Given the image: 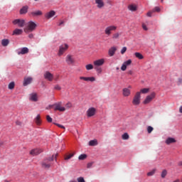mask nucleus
Returning a JSON list of instances; mask_svg holds the SVG:
<instances>
[{"instance_id": "nucleus-4", "label": "nucleus", "mask_w": 182, "mask_h": 182, "mask_svg": "<svg viewBox=\"0 0 182 182\" xmlns=\"http://www.w3.org/2000/svg\"><path fill=\"white\" fill-rule=\"evenodd\" d=\"M116 29H117V26H109L105 28V35H107V36H110V35H112V32H113V31H116Z\"/></svg>"}, {"instance_id": "nucleus-16", "label": "nucleus", "mask_w": 182, "mask_h": 182, "mask_svg": "<svg viewBox=\"0 0 182 182\" xmlns=\"http://www.w3.org/2000/svg\"><path fill=\"white\" fill-rule=\"evenodd\" d=\"M80 80H85V82H95L96 78L95 77H80Z\"/></svg>"}, {"instance_id": "nucleus-44", "label": "nucleus", "mask_w": 182, "mask_h": 182, "mask_svg": "<svg viewBox=\"0 0 182 182\" xmlns=\"http://www.w3.org/2000/svg\"><path fill=\"white\" fill-rule=\"evenodd\" d=\"M161 9H160V7L159 6H156L153 10L152 11L153 12H160Z\"/></svg>"}, {"instance_id": "nucleus-12", "label": "nucleus", "mask_w": 182, "mask_h": 182, "mask_svg": "<svg viewBox=\"0 0 182 182\" xmlns=\"http://www.w3.org/2000/svg\"><path fill=\"white\" fill-rule=\"evenodd\" d=\"M93 63L95 67L103 66V65H105V58L96 60Z\"/></svg>"}, {"instance_id": "nucleus-40", "label": "nucleus", "mask_w": 182, "mask_h": 182, "mask_svg": "<svg viewBox=\"0 0 182 182\" xmlns=\"http://www.w3.org/2000/svg\"><path fill=\"white\" fill-rule=\"evenodd\" d=\"M124 65L127 66H130L132 65V60H128L123 63Z\"/></svg>"}, {"instance_id": "nucleus-7", "label": "nucleus", "mask_w": 182, "mask_h": 182, "mask_svg": "<svg viewBox=\"0 0 182 182\" xmlns=\"http://www.w3.org/2000/svg\"><path fill=\"white\" fill-rule=\"evenodd\" d=\"M69 48V46L68 44H64L60 46L59 52H58V56H62L66 50Z\"/></svg>"}, {"instance_id": "nucleus-51", "label": "nucleus", "mask_w": 182, "mask_h": 182, "mask_svg": "<svg viewBox=\"0 0 182 182\" xmlns=\"http://www.w3.org/2000/svg\"><path fill=\"white\" fill-rule=\"evenodd\" d=\"M54 89L55 90H60V89H62V87H60L58 85H56L55 87H54Z\"/></svg>"}, {"instance_id": "nucleus-22", "label": "nucleus", "mask_w": 182, "mask_h": 182, "mask_svg": "<svg viewBox=\"0 0 182 182\" xmlns=\"http://www.w3.org/2000/svg\"><path fill=\"white\" fill-rule=\"evenodd\" d=\"M35 123L37 124V126H41L42 124V120L41 119V115L38 114L36 117L34 119Z\"/></svg>"}, {"instance_id": "nucleus-39", "label": "nucleus", "mask_w": 182, "mask_h": 182, "mask_svg": "<svg viewBox=\"0 0 182 182\" xmlns=\"http://www.w3.org/2000/svg\"><path fill=\"white\" fill-rule=\"evenodd\" d=\"M119 36H120V34L119 33H115L112 36V39H119Z\"/></svg>"}, {"instance_id": "nucleus-50", "label": "nucleus", "mask_w": 182, "mask_h": 182, "mask_svg": "<svg viewBox=\"0 0 182 182\" xmlns=\"http://www.w3.org/2000/svg\"><path fill=\"white\" fill-rule=\"evenodd\" d=\"M77 180L78 182H85V178H83V177L77 178Z\"/></svg>"}, {"instance_id": "nucleus-2", "label": "nucleus", "mask_w": 182, "mask_h": 182, "mask_svg": "<svg viewBox=\"0 0 182 182\" xmlns=\"http://www.w3.org/2000/svg\"><path fill=\"white\" fill-rule=\"evenodd\" d=\"M36 23L33 21H29L27 23V26L24 28V32H26V33H28L29 32H33V31H35L36 29Z\"/></svg>"}, {"instance_id": "nucleus-6", "label": "nucleus", "mask_w": 182, "mask_h": 182, "mask_svg": "<svg viewBox=\"0 0 182 182\" xmlns=\"http://www.w3.org/2000/svg\"><path fill=\"white\" fill-rule=\"evenodd\" d=\"M155 97L156 92H152L151 95L146 96V99L144 101V105H149V103H150V102H151V100Z\"/></svg>"}, {"instance_id": "nucleus-47", "label": "nucleus", "mask_w": 182, "mask_h": 182, "mask_svg": "<svg viewBox=\"0 0 182 182\" xmlns=\"http://www.w3.org/2000/svg\"><path fill=\"white\" fill-rule=\"evenodd\" d=\"M126 69H127V67L126 65H124V63L122 64V67H121V70H122L123 72H124V70H126Z\"/></svg>"}, {"instance_id": "nucleus-58", "label": "nucleus", "mask_w": 182, "mask_h": 182, "mask_svg": "<svg viewBox=\"0 0 182 182\" xmlns=\"http://www.w3.org/2000/svg\"><path fill=\"white\" fill-rule=\"evenodd\" d=\"M128 75H133V71L132 70H129L128 71Z\"/></svg>"}, {"instance_id": "nucleus-41", "label": "nucleus", "mask_w": 182, "mask_h": 182, "mask_svg": "<svg viewBox=\"0 0 182 182\" xmlns=\"http://www.w3.org/2000/svg\"><path fill=\"white\" fill-rule=\"evenodd\" d=\"M127 50V47H123L121 50V54L124 55V53H126Z\"/></svg>"}, {"instance_id": "nucleus-5", "label": "nucleus", "mask_w": 182, "mask_h": 182, "mask_svg": "<svg viewBox=\"0 0 182 182\" xmlns=\"http://www.w3.org/2000/svg\"><path fill=\"white\" fill-rule=\"evenodd\" d=\"M13 25H18V28H23L25 26L26 21L23 19H15L13 21Z\"/></svg>"}, {"instance_id": "nucleus-35", "label": "nucleus", "mask_w": 182, "mask_h": 182, "mask_svg": "<svg viewBox=\"0 0 182 182\" xmlns=\"http://www.w3.org/2000/svg\"><path fill=\"white\" fill-rule=\"evenodd\" d=\"M135 56L136 58H137L138 59H143L144 57L143 56V55H141V53H135Z\"/></svg>"}, {"instance_id": "nucleus-25", "label": "nucleus", "mask_w": 182, "mask_h": 182, "mask_svg": "<svg viewBox=\"0 0 182 182\" xmlns=\"http://www.w3.org/2000/svg\"><path fill=\"white\" fill-rule=\"evenodd\" d=\"M30 100L32 102H38V95L36 93H32L30 95Z\"/></svg>"}, {"instance_id": "nucleus-48", "label": "nucleus", "mask_w": 182, "mask_h": 182, "mask_svg": "<svg viewBox=\"0 0 182 182\" xmlns=\"http://www.w3.org/2000/svg\"><path fill=\"white\" fill-rule=\"evenodd\" d=\"M54 124L55 126H58V127H60V129H65V127L62 124H58V123H54Z\"/></svg>"}, {"instance_id": "nucleus-9", "label": "nucleus", "mask_w": 182, "mask_h": 182, "mask_svg": "<svg viewBox=\"0 0 182 182\" xmlns=\"http://www.w3.org/2000/svg\"><path fill=\"white\" fill-rule=\"evenodd\" d=\"M96 114V108L90 107L87 110V117H92Z\"/></svg>"}, {"instance_id": "nucleus-62", "label": "nucleus", "mask_w": 182, "mask_h": 182, "mask_svg": "<svg viewBox=\"0 0 182 182\" xmlns=\"http://www.w3.org/2000/svg\"><path fill=\"white\" fill-rule=\"evenodd\" d=\"M4 182H9V181H8V180H4Z\"/></svg>"}, {"instance_id": "nucleus-3", "label": "nucleus", "mask_w": 182, "mask_h": 182, "mask_svg": "<svg viewBox=\"0 0 182 182\" xmlns=\"http://www.w3.org/2000/svg\"><path fill=\"white\" fill-rule=\"evenodd\" d=\"M141 100V95L140 92H136L132 100V105L134 106H139L140 105V102Z\"/></svg>"}, {"instance_id": "nucleus-54", "label": "nucleus", "mask_w": 182, "mask_h": 182, "mask_svg": "<svg viewBox=\"0 0 182 182\" xmlns=\"http://www.w3.org/2000/svg\"><path fill=\"white\" fill-rule=\"evenodd\" d=\"M153 12H154L153 11L148 12L147 14H146L147 16H149V17L151 16Z\"/></svg>"}, {"instance_id": "nucleus-43", "label": "nucleus", "mask_w": 182, "mask_h": 182, "mask_svg": "<svg viewBox=\"0 0 182 182\" xmlns=\"http://www.w3.org/2000/svg\"><path fill=\"white\" fill-rule=\"evenodd\" d=\"M153 130H154V129L151 127V126H149L147 127V132L148 133H151V132H153Z\"/></svg>"}, {"instance_id": "nucleus-49", "label": "nucleus", "mask_w": 182, "mask_h": 182, "mask_svg": "<svg viewBox=\"0 0 182 182\" xmlns=\"http://www.w3.org/2000/svg\"><path fill=\"white\" fill-rule=\"evenodd\" d=\"M65 107H66V109H70V107H72V103L68 102V103L65 105Z\"/></svg>"}, {"instance_id": "nucleus-57", "label": "nucleus", "mask_w": 182, "mask_h": 182, "mask_svg": "<svg viewBox=\"0 0 182 182\" xmlns=\"http://www.w3.org/2000/svg\"><path fill=\"white\" fill-rule=\"evenodd\" d=\"M63 23H65V22L63 21H61L60 22V23L58 24V26H60L63 25Z\"/></svg>"}, {"instance_id": "nucleus-55", "label": "nucleus", "mask_w": 182, "mask_h": 182, "mask_svg": "<svg viewBox=\"0 0 182 182\" xmlns=\"http://www.w3.org/2000/svg\"><path fill=\"white\" fill-rule=\"evenodd\" d=\"M178 85H181V83H182V79L181 78L178 79Z\"/></svg>"}, {"instance_id": "nucleus-21", "label": "nucleus", "mask_w": 182, "mask_h": 182, "mask_svg": "<svg viewBox=\"0 0 182 182\" xmlns=\"http://www.w3.org/2000/svg\"><path fill=\"white\" fill-rule=\"evenodd\" d=\"M28 9H29V6H24L20 10L21 15H25V14H28Z\"/></svg>"}, {"instance_id": "nucleus-56", "label": "nucleus", "mask_w": 182, "mask_h": 182, "mask_svg": "<svg viewBox=\"0 0 182 182\" xmlns=\"http://www.w3.org/2000/svg\"><path fill=\"white\" fill-rule=\"evenodd\" d=\"M28 38H29L30 39H32V38H33V34H32V33L29 34V35H28Z\"/></svg>"}, {"instance_id": "nucleus-59", "label": "nucleus", "mask_w": 182, "mask_h": 182, "mask_svg": "<svg viewBox=\"0 0 182 182\" xmlns=\"http://www.w3.org/2000/svg\"><path fill=\"white\" fill-rule=\"evenodd\" d=\"M180 113H182V106L179 108Z\"/></svg>"}, {"instance_id": "nucleus-28", "label": "nucleus", "mask_w": 182, "mask_h": 182, "mask_svg": "<svg viewBox=\"0 0 182 182\" xmlns=\"http://www.w3.org/2000/svg\"><path fill=\"white\" fill-rule=\"evenodd\" d=\"M1 45L2 46H8V45H9V39L7 38H4L3 40H1Z\"/></svg>"}, {"instance_id": "nucleus-11", "label": "nucleus", "mask_w": 182, "mask_h": 182, "mask_svg": "<svg viewBox=\"0 0 182 182\" xmlns=\"http://www.w3.org/2000/svg\"><path fill=\"white\" fill-rule=\"evenodd\" d=\"M55 108L54 110H58L59 112H65L66 108L65 107H62V102H58L54 105Z\"/></svg>"}, {"instance_id": "nucleus-23", "label": "nucleus", "mask_w": 182, "mask_h": 182, "mask_svg": "<svg viewBox=\"0 0 182 182\" xmlns=\"http://www.w3.org/2000/svg\"><path fill=\"white\" fill-rule=\"evenodd\" d=\"M177 140H176V139L174 138H171V137H168L166 140V144H173V143H176Z\"/></svg>"}, {"instance_id": "nucleus-42", "label": "nucleus", "mask_w": 182, "mask_h": 182, "mask_svg": "<svg viewBox=\"0 0 182 182\" xmlns=\"http://www.w3.org/2000/svg\"><path fill=\"white\" fill-rule=\"evenodd\" d=\"M16 126H19V127H22L23 124L22 123V122L17 120V121H16Z\"/></svg>"}, {"instance_id": "nucleus-19", "label": "nucleus", "mask_w": 182, "mask_h": 182, "mask_svg": "<svg viewBox=\"0 0 182 182\" xmlns=\"http://www.w3.org/2000/svg\"><path fill=\"white\" fill-rule=\"evenodd\" d=\"M122 95L124 97H129L131 95V91L129 90V88H124L122 90Z\"/></svg>"}, {"instance_id": "nucleus-32", "label": "nucleus", "mask_w": 182, "mask_h": 182, "mask_svg": "<svg viewBox=\"0 0 182 182\" xmlns=\"http://www.w3.org/2000/svg\"><path fill=\"white\" fill-rule=\"evenodd\" d=\"M129 137H130V136H129V134H127V133H124V134H122V140H129Z\"/></svg>"}, {"instance_id": "nucleus-14", "label": "nucleus", "mask_w": 182, "mask_h": 182, "mask_svg": "<svg viewBox=\"0 0 182 182\" xmlns=\"http://www.w3.org/2000/svg\"><path fill=\"white\" fill-rule=\"evenodd\" d=\"M32 80L33 78L31 77H25L23 82V86H28V85H31L32 83Z\"/></svg>"}, {"instance_id": "nucleus-8", "label": "nucleus", "mask_w": 182, "mask_h": 182, "mask_svg": "<svg viewBox=\"0 0 182 182\" xmlns=\"http://www.w3.org/2000/svg\"><path fill=\"white\" fill-rule=\"evenodd\" d=\"M65 62L67 64H68L69 65H75V58L73 57V55H68L65 57Z\"/></svg>"}, {"instance_id": "nucleus-15", "label": "nucleus", "mask_w": 182, "mask_h": 182, "mask_svg": "<svg viewBox=\"0 0 182 182\" xmlns=\"http://www.w3.org/2000/svg\"><path fill=\"white\" fill-rule=\"evenodd\" d=\"M42 151H43L41 149H36L31 150L30 151V154L31 156H38V154H41V153H42Z\"/></svg>"}, {"instance_id": "nucleus-27", "label": "nucleus", "mask_w": 182, "mask_h": 182, "mask_svg": "<svg viewBox=\"0 0 182 182\" xmlns=\"http://www.w3.org/2000/svg\"><path fill=\"white\" fill-rule=\"evenodd\" d=\"M31 15L32 16H41V15H43V13L41 11H32L31 13Z\"/></svg>"}, {"instance_id": "nucleus-1", "label": "nucleus", "mask_w": 182, "mask_h": 182, "mask_svg": "<svg viewBox=\"0 0 182 182\" xmlns=\"http://www.w3.org/2000/svg\"><path fill=\"white\" fill-rule=\"evenodd\" d=\"M57 157L58 154H55V155H53L51 157L44 159L41 163L43 168H50V167H52V164H53V160H55L56 161Z\"/></svg>"}, {"instance_id": "nucleus-63", "label": "nucleus", "mask_w": 182, "mask_h": 182, "mask_svg": "<svg viewBox=\"0 0 182 182\" xmlns=\"http://www.w3.org/2000/svg\"><path fill=\"white\" fill-rule=\"evenodd\" d=\"M128 87H129V89H132V86H130V85Z\"/></svg>"}, {"instance_id": "nucleus-45", "label": "nucleus", "mask_w": 182, "mask_h": 182, "mask_svg": "<svg viewBox=\"0 0 182 182\" xmlns=\"http://www.w3.org/2000/svg\"><path fill=\"white\" fill-rule=\"evenodd\" d=\"M46 120L48 123H52V117H50V116L47 115L46 116Z\"/></svg>"}, {"instance_id": "nucleus-30", "label": "nucleus", "mask_w": 182, "mask_h": 182, "mask_svg": "<svg viewBox=\"0 0 182 182\" xmlns=\"http://www.w3.org/2000/svg\"><path fill=\"white\" fill-rule=\"evenodd\" d=\"M87 159V155L86 154H80L78 157V160H86Z\"/></svg>"}, {"instance_id": "nucleus-52", "label": "nucleus", "mask_w": 182, "mask_h": 182, "mask_svg": "<svg viewBox=\"0 0 182 182\" xmlns=\"http://www.w3.org/2000/svg\"><path fill=\"white\" fill-rule=\"evenodd\" d=\"M93 166V162L88 163L87 165V168H90Z\"/></svg>"}, {"instance_id": "nucleus-10", "label": "nucleus", "mask_w": 182, "mask_h": 182, "mask_svg": "<svg viewBox=\"0 0 182 182\" xmlns=\"http://www.w3.org/2000/svg\"><path fill=\"white\" fill-rule=\"evenodd\" d=\"M43 76L46 80H48V82H52V80H53V75L49 71H46Z\"/></svg>"}, {"instance_id": "nucleus-17", "label": "nucleus", "mask_w": 182, "mask_h": 182, "mask_svg": "<svg viewBox=\"0 0 182 182\" xmlns=\"http://www.w3.org/2000/svg\"><path fill=\"white\" fill-rule=\"evenodd\" d=\"M56 12H55V11H50L45 14V17L46 18V19H50V18H53Z\"/></svg>"}, {"instance_id": "nucleus-34", "label": "nucleus", "mask_w": 182, "mask_h": 182, "mask_svg": "<svg viewBox=\"0 0 182 182\" xmlns=\"http://www.w3.org/2000/svg\"><path fill=\"white\" fill-rule=\"evenodd\" d=\"M166 176H167V170L164 169L162 171V173L161 174V177L162 178H166Z\"/></svg>"}, {"instance_id": "nucleus-31", "label": "nucleus", "mask_w": 182, "mask_h": 182, "mask_svg": "<svg viewBox=\"0 0 182 182\" xmlns=\"http://www.w3.org/2000/svg\"><path fill=\"white\" fill-rule=\"evenodd\" d=\"M9 89L10 90H13V89H15V82H11L9 84V86H8Z\"/></svg>"}, {"instance_id": "nucleus-38", "label": "nucleus", "mask_w": 182, "mask_h": 182, "mask_svg": "<svg viewBox=\"0 0 182 182\" xmlns=\"http://www.w3.org/2000/svg\"><path fill=\"white\" fill-rule=\"evenodd\" d=\"M156 173V169H153L152 171H151L150 172L147 173V176H154V173Z\"/></svg>"}, {"instance_id": "nucleus-20", "label": "nucleus", "mask_w": 182, "mask_h": 182, "mask_svg": "<svg viewBox=\"0 0 182 182\" xmlns=\"http://www.w3.org/2000/svg\"><path fill=\"white\" fill-rule=\"evenodd\" d=\"M26 53H29V48L26 47L21 48V50L18 52V55H26Z\"/></svg>"}, {"instance_id": "nucleus-13", "label": "nucleus", "mask_w": 182, "mask_h": 182, "mask_svg": "<svg viewBox=\"0 0 182 182\" xmlns=\"http://www.w3.org/2000/svg\"><path fill=\"white\" fill-rule=\"evenodd\" d=\"M95 2L98 9H103L105 8V1L103 0H95Z\"/></svg>"}, {"instance_id": "nucleus-53", "label": "nucleus", "mask_w": 182, "mask_h": 182, "mask_svg": "<svg viewBox=\"0 0 182 182\" xmlns=\"http://www.w3.org/2000/svg\"><path fill=\"white\" fill-rule=\"evenodd\" d=\"M142 28L144 31H148L147 26H146V24L143 23L142 24Z\"/></svg>"}, {"instance_id": "nucleus-37", "label": "nucleus", "mask_w": 182, "mask_h": 182, "mask_svg": "<svg viewBox=\"0 0 182 182\" xmlns=\"http://www.w3.org/2000/svg\"><path fill=\"white\" fill-rule=\"evenodd\" d=\"M75 156V154H70L65 157V160H70L71 157H73Z\"/></svg>"}, {"instance_id": "nucleus-26", "label": "nucleus", "mask_w": 182, "mask_h": 182, "mask_svg": "<svg viewBox=\"0 0 182 182\" xmlns=\"http://www.w3.org/2000/svg\"><path fill=\"white\" fill-rule=\"evenodd\" d=\"M23 33V30L19 29V28H16L14 31L12 35H22Z\"/></svg>"}, {"instance_id": "nucleus-36", "label": "nucleus", "mask_w": 182, "mask_h": 182, "mask_svg": "<svg viewBox=\"0 0 182 182\" xmlns=\"http://www.w3.org/2000/svg\"><path fill=\"white\" fill-rule=\"evenodd\" d=\"M85 69L87 70H92V69H93V65L92 64H87L85 65Z\"/></svg>"}, {"instance_id": "nucleus-18", "label": "nucleus", "mask_w": 182, "mask_h": 182, "mask_svg": "<svg viewBox=\"0 0 182 182\" xmlns=\"http://www.w3.org/2000/svg\"><path fill=\"white\" fill-rule=\"evenodd\" d=\"M116 50H117V48L116 47H111L108 50V55L109 56H114V54L116 53Z\"/></svg>"}, {"instance_id": "nucleus-33", "label": "nucleus", "mask_w": 182, "mask_h": 182, "mask_svg": "<svg viewBox=\"0 0 182 182\" xmlns=\"http://www.w3.org/2000/svg\"><path fill=\"white\" fill-rule=\"evenodd\" d=\"M89 146H97V140H91L89 141Z\"/></svg>"}, {"instance_id": "nucleus-24", "label": "nucleus", "mask_w": 182, "mask_h": 182, "mask_svg": "<svg viewBox=\"0 0 182 182\" xmlns=\"http://www.w3.org/2000/svg\"><path fill=\"white\" fill-rule=\"evenodd\" d=\"M128 9L132 12H136V11H137V6L135 4H129L128 6Z\"/></svg>"}, {"instance_id": "nucleus-64", "label": "nucleus", "mask_w": 182, "mask_h": 182, "mask_svg": "<svg viewBox=\"0 0 182 182\" xmlns=\"http://www.w3.org/2000/svg\"><path fill=\"white\" fill-rule=\"evenodd\" d=\"M164 0H161V2H164Z\"/></svg>"}, {"instance_id": "nucleus-60", "label": "nucleus", "mask_w": 182, "mask_h": 182, "mask_svg": "<svg viewBox=\"0 0 182 182\" xmlns=\"http://www.w3.org/2000/svg\"><path fill=\"white\" fill-rule=\"evenodd\" d=\"M173 182H180V180L179 179H176V181H174Z\"/></svg>"}, {"instance_id": "nucleus-46", "label": "nucleus", "mask_w": 182, "mask_h": 182, "mask_svg": "<svg viewBox=\"0 0 182 182\" xmlns=\"http://www.w3.org/2000/svg\"><path fill=\"white\" fill-rule=\"evenodd\" d=\"M95 69L97 73H100L102 72V68L100 67H95Z\"/></svg>"}, {"instance_id": "nucleus-29", "label": "nucleus", "mask_w": 182, "mask_h": 182, "mask_svg": "<svg viewBox=\"0 0 182 182\" xmlns=\"http://www.w3.org/2000/svg\"><path fill=\"white\" fill-rule=\"evenodd\" d=\"M150 89L149 88H143L140 90V92H137L138 93H140V95L141 96V93L144 95H146V93H149Z\"/></svg>"}, {"instance_id": "nucleus-61", "label": "nucleus", "mask_w": 182, "mask_h": 182, "mask_svg": "<svg viewBox=\"0 0 182 182\" xmlns=\"http://www.w3.org/2000/svg\"><path fill=\"white\" fill-rule=\"evenodd\" d=\"M179 166H182V161L179 162Z\"/></svg>"}]
</instances>
